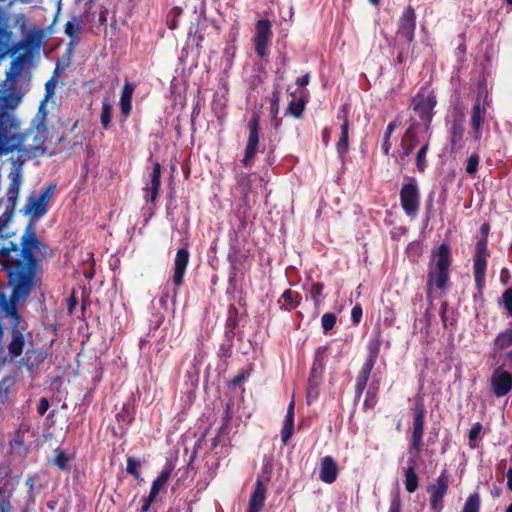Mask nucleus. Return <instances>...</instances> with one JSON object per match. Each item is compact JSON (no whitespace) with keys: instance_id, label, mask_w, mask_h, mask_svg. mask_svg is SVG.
Here are the masks:
<instances>
[{"instance_id":"20","label":"nucleus","mask_w":512,"mask_h":512,"mask_svg":"<svg viewBox=\"0 0 512 512\" xmlns=\"http://www.w3.org/2000/svg\"><path fill=\"white\" fill-rule=\"evenodd\" d=\"M266 487L261 480L255 483V489L249 500L248 512H260L264 506Z\"/></svg>"},{"instance_id":"52","label":"nucleus","mask_w":512,"mask_h":512,"mask_svg":"<svg viewBox=\"0 0 512 512\" xmlns=\"http://www.w3.org/2000/svg\"><path fill=\"white\" fill-rule=\"evenodd\" d=\"M49 408V402L46 398H41L38 405V412L40 415H44Z\"/></svg>"},{"instance_id":"57","label":"nucleus","mask_w":512,"mask_h":512,"mask_svg":"<svg viewBox=\"0 0 512 512\" xmlns=\"http://www.w3.org/2000/svg\"><path fill=\"white\" fill-rule=\"evenodd\" d=\"M507 476V486L512 491V468H510L506 474Z\"/></svg>"},{"instance_id":"33","label":"nucleus","mask_w":512,"mask_h":512,"mask_svg":"<svg viewBox=\"0 0 512 512\" xmlns=\"http://www.w3.org/2000/svg\"><path fill=\"white\" fill-rule=\"evenodd\" d=\"M319 381L315 379H309L308 388H307V402L311 404L319 394L318 391Z\"/></svg>"},{"instance_id":"16","label":"nucleus","mask_w":512,"mask_h":512,"mask_svg":"<svg viewBox=\"0 0 512 512\" xmlns=\"http://www.w3.org/2000/svg\"><path fill=\"white\" fill-rule=\"evenodd\" d=\"M339 468L336 461L331 456H325L321 459L319 468V479L326 483L332 484L337 479Z\"/></svg>"},{"instance_id":"31","label":"nucleus","mask_w":512,"mask_h":512,"mask_svg":"<svg viewBox=\"0 0 512 512\" xmlns=\"http://www.w3.org/2000/svg\"><path fill=\"white\" fill-rule=\"evenodd\" d=\"M380 320L383 322L385 327H391L395 321V312L392 307L385 306L380 312Z\"/></svg>"},{"instance_id":"62","label":"nucleus","mask_w":512,"mask_h":512,"mask_svg":"<svg viewBox=\"0 0 512 512\" xmlns=\"http://www.w3.org/2000/svg\"><path fill=\"white\" fill-rule=\"evenodd\" d=\"M76 305V300L74 297H72L70 299V303H69V310L72 311V308Z\"/></svg>"},{"instance_id":"40","label":"nucleus","mask_w":512,"mask_h":512,"mask_svg":"<svg viewBox=\"0 0 512 512\" xmlns=\"http://www.w3.org/2000/svg\"><path fill=\"white\" fill-rule=\"evenodd\" d=\"M55 88H56V80L55 79L52 78L46 82V84H45L46 94H45V99L40 106V112L43 110L45 102H47L53 96Z\"/></svg>"},{"instance_id":"9","label":"nucleus","mask_w":512,"mask_h":512,"mask_svg":"<svg viewBox=\"0 0 512 512\" xmlns=\"http://www.w3.org/2000/svg\"><path fill=\"white\" fill-rule=\"evenodd\" d=\"M487 242L485 239L476 244L474 257V277L477 289L481 290L485 283V271L488 258Z\"/></svg>"},{"instance_id":"17","label":"nucleus","mask_w":512,"mask_h":512,"mask_svg":"<svg viewBox=\"0 0 512 512\" xmlns=\"http://www.w3.org/2000/svg\"><path fill=\"white\" fill-rule=\"evenodd\" d=\"M486 116V108L481 103L480 99L477 98L471 113V128L474 140L479 141L481 138V125L484 122Z\"/></svg>"},{"instance_id":"48","label":"nucleus","mask_w":512,"mask_h":512,"mask_svg":"<svg viewBox=\"0 0 512 512\" xmlns=\"http://www.w3.org/2000/svg\"><path fill=\"white\" fill-rule=\"evenodd\" d=\"M68 457L65 453L60 452L54 459V464L58 466L60 469H65L67 466Z\"/></svg>"},{"instance_id":"15","label":"nucleus","mask_w":512,"mask_h":512,"mask_svg":"<svg viewBox=\"0 0 512 512\" xmlns=\"http://www.w3.org/2000/svg\"><path fill=\"white\" fill-rule=\"evenodd\" d=\"M492 387L496 396L507 394L512 387V375L502 369H497L492 375Z\"/></svg>"},{"instance_id":"2","label":"nucleus","mask_w":512,"mask_h":512,"mask_svg":"<svg viewBox=\"0 0 512 512\" xmlns=\"http://www.w3.org/2000/svg\"><path fill=\"white\" fill-rule=\"evenodd\" d=\"M48 138V128L42 122L23 132L17 115L6 118L0 122V156L17 152L23 160L38 157L45 153Z\"/></svg>"},{"instance_id":"37","label":"nucleus","mask_w":512,"mask_h":512,"mask_svg":"<svg viewBox=\"0 0 512 512\" xmlns=\"http://www.w3.org/2000/svg\"><path fill=\"white\" fill-rule=\"evenodd\" d=\"M422 447H419L417 449L414 448V445L410 444V447H409V458H408V466L407 467H412V470L415 471L416 469V466H417V459H418V456H419V453L421 451Z\"/></svg>"},{"instance_id":"14","label":"nucleus","mask_w":512,"mask_h":512,"mask_svg":"<svg viewBox=\"0 0 512 512\" xmlns=\"http://www.w3.org/2000/svg\"><path fill=\"white\" fill-rule=\"evenodd\" d=\"M416 15L414 9L408 6L400 19L398 33L403 36L408 42H411L414 38V32L416 28Z\"/></svg>"},{"instance_id":"3","label":"nucleus","mask_w":512,"mask_h":512,"mask_svg":"<svg viewBox=\"0 0 512 512\" xmlns=\"http://www.w3.org/2000/svg\"><path fill=\"white\" fill-rule=\"evenodd\" d=\"M31 78L26 57L19 56L10 62L5 78L0 81V122L16 116V110L29 90Z\"/></svg>"},{"instance_id":"50","label":"nucleus","mask_w":512,"mask_h":512,"mask_svg":"<svg viewBox=\"0 0 512 512\" xmlns=\"http://www.w3.org/2000/svg\"><path fill=\"white\" fill-rule=\"evenodd\" d=\"M351 318L354 324H358L362 318V308L359 305H356L352 308Z\"/></svg>"},{"instance_id":"47","label":"nucleus","mask_w":512,"mask_h":512,"mask_svg":"<svg viewBox=\"0 0 512 512\" xmlns=\"http://www.w3.org/2000/svg\"><path fill=\"white\" fill-rule=\"evenodd\" d=\"M322 290H323V285L320 284V283H315L312 285L311 287V291H310V294L315 302L316 305L319 304V296L321 295L322 293Z\"/></svg>"},{"instance_id":"42","label":"nucleus","mask_w":512,"mask_h":512,"mask_svg":"<svg viewBox=\"0 0 512 512\" xmlns=\"http://www.w3.org/2000/svg\"><path fill=\"white\" fill-rule=\"evenodd\" d=\"M321 322H322V327L325 331H329L330 329L333 328V326L335 325L336 323V317L334 314H331V313H326L322 316V319H321Z\"/></svg>"},{"instance_id":"34","label":"nucleus","mask_w":512,"mask_h":512,"mask_svg":"<svg viewBox=\"0 0 512 512\" xmlns=\"http://www.w3.org/2000/svg\"><path fill=\"white\" fill-rule=\"evenodd\" d=\"M480 500L478 494H473L467 499L462 512H479Z\"/></svg>"},{"instance_id":"7","label":"nucleus","mask_w":512,"mask_h":512,"mask_svg":"<svg viewBox=\"0 0 512 512\" xmlns=\"http://www.w3.org/2000/svg\"><path fill=\"white\" fill-rule=\"evenodd\" d=\"M401 206L409 217H414L419 209V190L415 180L403 185L400 191Z\"/></svg>"},{"instance_id":"27","label":"nucleus","mask_w":512,"mask_h":512,"mask_svg":"<svg viewBox=\"0 0 512 512\" xmlns=\"http://www.w3.org/2000/svg\"><path fill=\"white\" fill-rule=\"evenodd\" d=\"M171 475V469L163 470L160 475L153 481L150 496L155 499L160 490L166 485Z\"/></svg>"},{"instance_id":"6","label":"nucleus","mask_w":512,"mask_h":512,"mask_svg":"<svg viewBox=\"0 0 512 512\" xmlns=\"http://www.w3.org/2000/svg\"><path fill=\"white\" fill-rule=\"evenodd\" d=\"M54 186L47 187L38 198L29 197L26 205L23 207L22 212L25 216L31 219H39L47 211V205L53 195Z\"/></svg>"},{"instance_id":"8","label":"nucleus","mask_w":512,"mask_h":512,"mask_svg":"<svg viewBox=\"0 0 512 512\" xmlns=\"http://www.w3.org/2000/svg\"><path fill=\"white\" fill-rule=\"evenodd\" d=\"M271 37V22L266 19L258 20L255 25V35L253 37V43L255 52L259 57H265L267 55L268 45Z\"/></svg>"},{"instance_id":"13","label":"nucleus","mask_w":512,"mask_h":512,"mask_svg":"<svg viewBox=\"0 0 512 512\" xmlns=\"http://www.w3.org/2000/svg\"><path fill=\"white\" fill-rule=\"evenodd\" d=\"M259 119L258 117H254L249 123V138L245 149V155L243 158V164L248 165L250 161L253 159L258 143H259Z\"/></svg>"},{"instance_id":"11","label":"nucleus","mask_w":512,"mask_h":512,"mask_svg":"<svg viewBox=\"0 0 512 512\" xmlns=\"http://www.w3.org/2000/svg\"><path fill=\"white\" fill-rule=\"evenodd\" d=\"M448 489V476L445 472L437 478L436 483L431 485L428 490L430 492V506L434 512H441L443 509V497Z\"/></svg>"},{"instance_id":"55","label":"nucleus","mask_w":512,"mask_h":512,"mask_svg":"<svg viewBox=\"0 0 512 512\" xmlns=\"http://www.w3.org/2000/svg\"><path fill=\"white\" fill-rule=\"evenodd\" d=\"M155 499H151V496L149 495L148 498L145 500L144 505L142 506V512H147L151 506V504L154 502Z\"/></svg>"},{"instance_id":"53","label":"nucleus","mask_w":512,"mask_h":512,"mask_svg":"<svg viewBox=\"0 0 512 512\" xmlns=\"http://www.w3.org/2000/svg\"><path fill=\"white\" fill-rule=\"evenodd\" d=\"M16 24L24 31L26 29V16L24 14L17 15Z\"/></svg>"},{"instance_id":"26","label":"nucleus","mask_w":512,"mask_h":512,"mask_svg":"<svg viewBox=\"0 0 512 512\" xmlns=\"http://www.w3.org/2000/svg\"><path fill=\"white\" fill-rule=\"evenodd\" d=\"M134 91V87L130 83H126L123 87L121 98H120V107L122 113L127 116L131 111V100L132 94Z\"/></svg>"},{"instance_id":"38","label":"nucleus","mask_w":512,"mask_h":512,"mask_svg":"<svg viewBox=\"0 0 512 512\" xmlns=\"http://www.w3.org/2000/svg\"><path fill=\"white\" fill-rule=\"evenodd\" d=\"M112 107L108 103H103L101 112V123L104 128L109 126L111 121Z\"/></svg>"},{"instance_id":"39","label":"nucleus","mask_w":512,"mask_h":512,"mask_svg":"<svg viewBox=\"0 0 512 512\" xmlns=\"http://www.w3.org/2000/svg\"><path fill=\"white\" fill-rule=\"evenodd\" d=\"M394 129H395V123L394 122L389 123L387 126V129H386L385 135H384V142L382 145V150H383L384 154L389 153V150L391 147L390 136Z\"/></svg>"},{"instance_id":"41","label":"nucleus","mask_w":512,"mask_h":512,"mask_svg":"<svg viewBox=\"0 0 512 512\" xmlns=\"http://www.w3.org/2000/svg\"><path fill=\"white\" fill-rule=\"evenodd\" d=\"M428 150V143H425L421 149L417 153V167L420 171H423L425 168V157Z\"/></svg>"},{"instance_id":"46","label":"nucleus","mask_w":512,"mask_h":512,"mask_svg":"<svg viewBox=\"0 0 512 512\" xmlns=\"http://www.w3.org/2000/svg\"><path fill=\"white\" fill-rule=\"evenodd\" d=\"M503 302L505 305V308L509 312V314L512 316V287L507 289L503 294Z\"/></svg>"},{"instance_id":"5","label":"nucleus","mask_w":512,"mask_h":512,"mask_svg":"<svg viewBox=\"0 0 512 512\" xmlns=\"http://www.w3.org/2000/svg\"><path fill=\"white\" fill-rule=\"evenodd\" d=\"M451 262L450 249L448 245L442 244L438 250L433 253L429 265L428 290L433 287L444 289L449 277V266Z\"/></svg>"},{"instance_id":"10","label":"nucleus","mask_w":512,"mask_h":512,"mask_svg":"<svg viewBox=\"0 0 512 512\" xmlns=\"http://www.w3.org/2000/svg\"><path fill=\"white\" fill-rule=\"evenodd\" d=\"M435 105L436 99L432 93L418 94L412 100L413 110L417 112L420 118L425 122L426 129L432 119Z\"/></svg>"},{"instance_id":"28","label":"nucleus","mask_w":512,"mask_h":512,"mask_svg":"<svg viewBox=\"0 0 512 512\" xmlns=\"http://www.w3.org/2000/svg\"><path fill=\"white\" fill-rule=\"evenodd\" d=\"M348 131H349V121L345 117L343 124L341 126V136L337 143V151L340 155L346 153L348 150Z\"/></svg>"},{"instance_id":"24","label":"nucleus","mask_w":512,"mask_h":512,"mask_svg":"<svg viewBox=\"0 0 512 512\" xmlns=\"http://www.w3.org/2000/svg\"><path fill=\"white\" fill-rule=\"evenodd\" d=\"M418 144L415 138V125H411L402 139L403 156H408Z\"/></svg>"},{"instance_id":"35","label":"nucleus","mask_w":512,"mask_h":512,"mask_svg":"<svg viewBox=\"0 0 512 512\" xmlns=\"http://www.w3.org/2000/svg\"><path fill=\"white\" fill-rule=\"evenodd\" d=\"M80 30V21L74 17L65 24V33L70 37L74 38L77 36Z\"/></svg>"},{"instance_id":"51","label":"nucleus","mask_w":512,"mask_h":512,"mask_svg":"<svg viewBox=\"0 0 512 512\" xmlns=\"http://www.w3.org/2000/svg\"><path fill=\"white\" fill-rule=\"evenodd\" d=\"M279 101V94L277 92H274L271 100V113L274 117L279 112Z\"/></svg>"},{"instance_id":"22","label":"nucleus","mask_w":512,"mask_h":512,"mask_svg":"<svg viewBox=\"0 0 512 512\" xmlns=\"http://www.w3.org/2000/svg\"><path fill=\"white\" fill-rule=\"evenodd\" d=\"M160 176H161V166L159 163H154L153 170L150 175V184L147 189L151 192L150 200L153 202L158 195V190L160 187Z\"/></svg>"},{"instance_id":"43","label":"nucleus","mask_w":512,"mask_h":512,"mask_svg":"<svg viewBox=\"0 0 512 512\" xmlns=\"http://www.w3.org/2000/svg\"><path fill=\"white\" fill-rule=\"evenodd\" d=\"M303 110H304V104L301 101H298V102L292 101V102H290V104L288 106V111L290 112V114H292L295 117H300Z\"/></svg>"},{"instance_id":"12","label":"nucleus","mask_w":512,"mask_h":512,"mask_svg":"<svg viewBox=\"0 0 512 512\" xmlns=\"http://www.w3.org/2000/svg\"><path fill=\"white\" fill-rule=\"evenodd\" d=\"M425 410L421 403H418L414 409V421L411 443L417 449L423 446V426H424Z\"/></svg>"},{"instance_id":"61","label":"nucleus","mask_w":512,"mask_h":512,"mask_svg":"<svg viewBox=\"0 0 512 512\" xmlns=\"http://www.w3.org/2000/svg\"><path fill=\"white\" fill-rule=\"evenodd\" d=\"M375 342H378V340H375L374 342H372L369 346V349H370V356L373 354V352L375 351Z\"/></svg>"},{"instance_id":"45","label":"nucleus","mask_w":512,"mask_h":512,"mask_svg":"<svg viewBox=\"0 0 512 512\" xmlns=\"http://www.w3.org/2000/svg\"><path fill=\"white\" fill-rule=\"evenodd\" d=\"M479 164V157L477 155H471L468 159L466 171L469 174H474L477 171V166Z\"/></svg>"},{"instance_id":"29","label":"nucleus","mask_w":512,"mask_h":512,"mask_svg":"<svg viewBox=\"0 0 512 512\" xmlns=\"http://www.w3.org/2000/svg\"><path fill=\"white\" fill-rule=\"evenodd\" d=\"M405 488L409 493H414L418 488V476L412 467L405 470Z\"/></svg>"},{"instance_id":"32","label":"nucleus","mask_w":512,"mask_h":512,"mask_svg":"<svg viewBox=\"0 0 512 512\" xmlns=\"http://www.w3.org/2000/svg\"><path fill=\"white\" fill-rule=\"evenodd\" d=\"M495 345L499 349H505L512 345V329H508L505 332L498 335L495 340Z\"/></svg>"},{"instance_id":"63","label":"nucleus","mask_w":512,"mask_h":512,"mask_svg":"<svg viewBox=\"0 0 512 512\" xmlns=\"http://www.w3.org/2000/svg\"><path fill=\"white\" fill-rule=\"evenodd\" d=\"M17 2H19V3H29V2H30V0H12V1H11V4H13V3H17Z\"/></svg>"},{"instance_id":"30","label":"nucleus","mask_w":512,"mask_h":512,"mask_svg":"<svg viewBox=\"0 0 512 512\" xmlns=\"http://www.w3.org/2000/svg\"><path fill=\"white\" fill-rule=\"evenodd\" d=\"M463 133L464 127L462 121L454 122L451 130V144L453 149L462 140Z\"/></svg>"},{"instance_id":"54","label":"nucleus","mask_w":512,"mask_h":512,"mask_svg":"<svg viewBox=\"0 0 512 512\" xmlns=\"http://www.w3.org/2000/svg\"><path fill=\"white\" fill-rule=\"evenodd\" d=\"M400 510H401L400 501L398 499H394L391 502L389 512H400Z\"/></svg>"},{"instance_id":"60","label":"nucleus","mask_w":512,"mask_h":512,"mask_svg":"<svg viewBox=\"0 0 512 512\" xmlns=\"http://www.w3.org/2000/svg\"><path fill=\"white\" fill-rule=\"evenodd\" d=\"M106 14H107V11H102L100 16H99V21L101 23H105L106 22Z\"/></svg>"},{"instance_id":"18","label":"nucleus","mask_w":512,"mask_h":512,"mask_svg":"<svg viewBox=\"0 0 512 512\" xmlns=\"http://www.w3.org/2000/svg\"><path fill=\"white\" fill-rule=\"evenodd\" d=\"M380 343L375 342V351L371 356H369L368 360L362 366V369L357 377V385L356 390L358 394H361L366 387L367 381L369 379L371 370L376 361L378 352H379Z\"/></svg>"},{"instance_id":"23","label":"nucleus","mask_w":512,"mask_h":512,"mask_svg":"<svg viewBox=\"0 0 512 512\" xmlns=\"http://www.w3.org/2000/svg\"><path fill=\"white\" fill-rule=\"evenodd\" d=\"M418 144L415 138V125H411L402 139L403 156H408Z\"/></svg>"},{"instance_id":"4","label":"nucleus","mask_w":512,"mask_h":512,"mask_svg":"<svg viewBox=\"0 0 512 512\" xmlns=\"http://www.w3.org/2000/svg\"><path fill=\"white\" fill-rule=\"evenodd\" d=\"M9 179H10V184H9V187L7 189V194H6V196H7V206H6V210H5L4 214H3V216L0 217V232H2V229L11 220V217H12V214H13V210L15 209V206H16V203H17V200H18L19 193H20V187H21V183H22V172H21V169L20 168H15L13 171H11L10 174H9ZM30 237H33L34 240H36V242H37V246L38 247L35 249V251H33L32 261L34 263V267H38L37 256L39 254H41L42 244L37 239V237L35 236L34 233H25L22 236L20 247L18 246V244L14 243L10 239V237L4 236V235H2V233H0V247L3 244V240H7L8 242H10L14 246V248L16 250L20 251L21 253H24V248H26L25 247L26 246V241Z\"/></svg>"},{"instance_id":"49","label":"nucleus","mask_w":512,"mask_h":512,"mask_svg":"<svg viewBox=\"0 0 512 512\" xmlns=\"http://www.w3.org/2000/svg\"><path fill=\"white\" fill-rule=\"evenodd\" d=\"M482 430V426L480 423H476L473 425L472 429L470 430L469 432V440L471 442V447H474V445L472 444V442H474L477 437L479 436L480 432Z\"/></svg>"},{"instance_id":"36","label":"nucleus","mask_w":512,"mask_h":512,"mask_svg":"<svg viewBox=\"0 0 512 512\" xmlns=\"http://www.w3.org/2000/svg\"><path fill=\"white\" fill-rule=\"evenodd\" d=\"M141 465V462L138 459L129 457L127 458V472L132 474L137 480L140 479V473L138 471V467Z\"/></svg>"},{"instance_id":"25","label":"nucleus","mask_w":512,"mask_h":512,"mask_svg":"<svg viewBox=\"0 0 512 512\" xmlns=\"http://www.w3.org/2000/svg\"><path fill=\"white\" fill-rule=\"evenodd\" d=\"M294 424V402L292 401L287 409V415L282 430V440L287 442L293 434Z\"/></svg>"},{"instance_id":"21","label":"nucleus","mask_w":512,"mask_h":512,"mask_svg":"<svg viewBox=\"0 0 512 512\" xmlns=\"http://www.w3.org/2000/svg\"><path fill=\"white\" fill-rule=\"evenodd\" d=\"M79 121H76L69 133V135L59 138V142H68L69 148H73L74 146H81L85 140V136L83 132L76 131L78 129Z\"/></svg>"},{"instance_id":"58","label":"nucleus","mask_w":512,"mask_h":512,"mask_svg":"<svg viewBox=\"0 0 512 512\" xmlns=\"http://www.w3.org/2000/svg\"><path fill=\"white\" fill-rule=\"evenodd\" d=\"M297 83L301 86L307 85L309 83V75H304L302 78L298 79Z\"/></svg>"},{"instance_id":"64","label":"nucleus","mask_w":512,"mask_h":512,"mask_svg":"<svg viewBox=\"0 0 512 512\" xmlns=\"http://www.w3.org/2000/svg\"><path fill=\"white\" fill-rule=\"evenodd\" d=\"M506 512H512V503L508 506V508L506 509Z\"/></svg>"},{"instance_id":"1","label":"nucleus","mask_w":512,"mask_h":512,"mask_svg":"<svg viewBox=\"0 0 512 512\" xmlns=\"http://www.w3.org/2000/svg\"><path fill=\"white\" fill-rule=\"evenodd\" d=\"M25 247L24 253H21L7 240H3L0 247V264L7 271L9 282L13 287L10 300L0 296V315L9 319L12 327V340L8 346L11 358L21 355L26 338H30L29 333L24 335L18 329L20 319L15 304L24 300L37 284V267H34L32 261L33 251L38 247L36 240L33 237L28 238Z\"/></svg>"},{"instance_id":"56","label":"nucleus","mask_w":512,"mask_h":512,"mask_svg":"<svg viewBox=\"0 0 512 512\" xmlns=\"http://www.w3.org/2000/svg\"><path fill=\"white\" fill-rule=\"evenodd\" d=\"M309 379H315L320 382L321 379V372L317 371L315 367L312 368L311 376Z\"/></svg>"},{"instance_id":"59","label":"nucleus","mask_w":512,"mask_h":512,"mask_svg":"<svg viewBox=\"0 0 512 512\" xmlns=\"http://www.w3.org/2000/svg\"><path fill=\"white\" fill-rule=\"evenodd\" d=\"M248 375H246L245 373H242L238 376H236L233 380V384H239L241 381H243L244 379L247 378Z\"/></svg>"},{"instance_id":"44","label":"nucleus","mask_w":512,"mask_h":512,"mask_svg":"<svg viewBox=\"0 0 512 512\" xmlns=\"http://www.w3.org/2000/svg\"><path fill=\"white\" fill-rule=\"evenodd\" d=\"M282 298L289 304V308L296 307L299 303V300L296 299L297 295H294L291 290H285L282 294Z\"/></svg>"},{"instance_id":"19","label":"nucleus","mask_w":512,"mask_h":512,"mask_svg":"<svg viewBox=\"0 0 512 512\" xmlns=\"http://www.w3.org/2000/svg\"><path fill=\"white\" fill-rule=\"evenodd\" d=\"M189 262V252L187 249H179L177 251L175 261H174V275L173 282L179 287L183 283V276L186 270V267Z\"/></svg>"}]
</instances>
